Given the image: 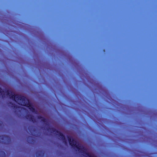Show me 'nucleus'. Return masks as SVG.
<instances>
[{
	"label": "nucleus",
	"mask_w": 157,
	"mask_h": 157,
	"mask_svg": "<svg viewBox=\"0 0 157 157\" xmlns=\"http://www.w3.org/2000/svg\"><path fill=\"white\" fill-rule=\"evenodd\" d=\"M29 139H32V137L31 136H28V137H27V140H28V143H30V141H30L29 140Z\"/></svg>",
	"instance_id": "nucleus-9"
},
{
	"label": "nucleus",
	"mask_w": 157,
	"mask_h": 157,
	"mask_svg": "<svg viewBox=\"0 0 157 157\" xmlns=\"http://www.w3.org/2000/svg\"><path fill=\"white\" fill-rule=\"evenodd\" d=\"M1 153H2V154L4 155V156H5V155H6V154H5V152L4 151H1Z\"/></svg>",
	"instance_id": "nucleus-11"
},
{
	"label": "nucleus",
	"mask_w": 157,
	"mask_h": 157,
	"mask_svg": "<svg viewBox=\"0 0 157 157\" xmlns=\"http://www.w3.org/2000/svg\"><path fill=\"white\" fill-rule=\"evenodd\" d=\"M44 154L42 151H38L36 152V157H43Z\"/></svg>",
	"instance_id": "nucleus-6"
},
{
	"label": "nucleus",
	"mask_w": 157,
	"mask_h": 157,
	"mask_svg": "<svg viewBox=\"0 0 157 157\" xmlns=\"http://www.w3.org/2000/svg\"><path fill=\"white\" fill-rule=\"evenodd\" d=\"M43 117H42L40 115H39L37 116V118L41 120L43 118Z\"/></svg>",
	"instance_id": "nucleus-10"
},
{
	"label": "nucleus",
	"mask_w": 157,
	"mask_h": 157,
	"mask_svg": "<svg viewBox=\"0 0 157 157\" xmlns=\"http://www.w3.org/2000/svg\"><path fill=\"white\" fill-rule=\"evenodd\" d=\"M41 121L42 122L46 124V125L48 124H47L48 123L46 119L44 117H43V118L41 120Z\"/></svg>",
	"instance_id": "nucleus-7"
},
{
	"label": "nucleus",
	"mask_w": 157,
	"mask_h": 157,
	"mask_svg": "<svg viewBox=\"0 0 157 157\" xmlns=\"http://www.w3.org/2000/svg\"><path fill=\"white\" fill-rule=\"evenodd\" d=\"M6 92V95L9 96L10 99L18 102L19 105L26 107L33 113H37V111L36 110L32 103L26 97L23 96L15 94L13 92L9 90H7Z\"/></svg>",
	"instance_id": "nucleus-1"
},
{
	"label": "nucleus",
	"mask_w": 157,
	"mask_h": 157,
	"mask_svg": "<svg viewBox=\"0 0 157 157\" xmlns=\"http://www.w3.org/2000/svg\"><path fill=\"white\" fill-rule=\"evenodd\" d=\"M25 117L27 119L29 120V121H32L33 123L36 122L34 117L32 115L27 114L26 115Z\"/></svg>",
	"instance_id": "nucleus-5"
},
{
	"label": "nucleus",
	"mask_w": 157,
	"mask_h": 157,
	"mask_svg": "<svg viewBox=\"0 0 157 157\" xmlns=\"http://www.w3.org/2000/svg\"><path fill=\"white\" fill-rule=\"evenodd\" d=\"M4 92V91H2L1 88L0 87V94L2 95V96L3 98L5 97L4 94H3Z\"/></svg>",
	"instance_id": "nucleus-8"
},
{
	"label": "nucleus",
	"mask_w": 157,
	"mask_h": 157,
	"mask_svg": "<svg viewBox=\"0 0 157 157\" xmlns=\"http://www.w3.org/2000/svg\"><path fill=\"white\" fill-rule=\"evenodd\" d=\"M47 130H50L52 133H54L55 134L57 133L58 134H56V135L58 136L59 137V138L62 140L64 144L67 145V142L65 137L62 133L56 130L55 128H47Z\"/></svg>",
	"instance_id": "nucleus-3"
},
{
	"label": "nucleus",
	"mask_w": 157,
	"mask_h": 157,
	"mask_svg": "<svg viewBox=\"0 0 157 157\" xmlns=\"http://www.w3.org/2000/svg\"><path fill=\"white\" fill-rule=\"evenodd\" d=\"M67 137L68 139L69 144L71 147L77 150L79 152L85 154L89 157H97L93 154H91L88 152H86V149L83 146H81L77 141L71 136H67Z\"/></svg>",
	"instance_id": "nucleus-2"
},
{
	"label": "nucleus",
	"mask_w": 157,
	"mask_h": 157,
	"mask_svg": "<svg viewBox=\"0 0 157 157\" xmlns=\"http://www.w3.org/2000/svg\"><path fill=\"white\" fill-rule=\"evenodd\" d=\"M11 141L10 138L8 136L6 135L0 136V143L7 144Z\"/></svg>",
	"instance_id": "nucleus-4"
}]
</instances>
